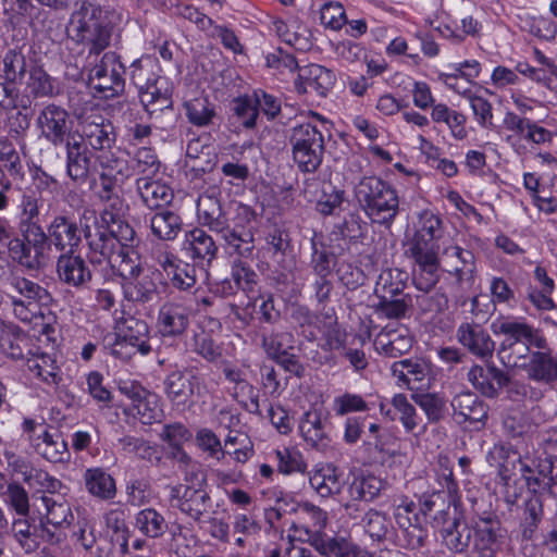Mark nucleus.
I'll return each mask as SVG.
<instances>
[{
    "instance_id": "obj_1",
    "label": "nucleus",
    "mask_w": 557,
    "mask_h": 557,
    "mask_svg": "<svg viewBox=\"0 0 557 557\" xmlns=\"http://www.w3.org/2000/svg\"><path fill=\"white\" fill-rule=\"evenodd\" d=\"M442 220L429 210L418 213L412 232L406 234L407 253L413 259V283L418 289L429 292L440 280V246Z\"/></svg>"
},
{
    "instance_id": "obj_2",
    "label": "nucleus",
    "mask_w": 557,
    "mask_h": 557,
    "mask_svg": "<svg viewBox=\"0 0 557 557\" xmlns=\"http://www.w3.org/2000/svg\"><path fill=\"white\" fill-rule=\"evenodd\" d=\"M495 336H504L499 345L498 358L507 368L520 367L529 347L546 349V339L540 330L522 319L498 317L491 323Z\"/></svg>"
},
{
    "instance_id": "obj_3",
    "label": "nucleus",
    "mask_w": 557,
    "mask_h": 557,
    "mask_svg": "<svg viewBox=\"0 0 557 557\" xmlns=\"http://www.w3.org/2000/svg\"><path fill=\"white\" fill-rule=\"evenodd\" d=\"M37 341L46 349L37 351V359L49 362L48 368L37 361V375L48 385H58L61 380L60 370L55 363V349L60 343V331L51 295L37 286Z\"/></svg>"
},
{
    "instance_id": "obj_4",
    "label": "nucleus",
    "mask_w": 557,
    "mask_h": 557,
    "mask_svg": "<svg viewBox=\"0 0 557 557\" xmlns=\"http://www.w3.org/2000/svg\"><path fill=\"white\" fill-rule=\"evenodd\" d=\"M356 198L372 222L389 225L398 213L396 190L375 176L363 177L355 189Z\"/></svg>"
},
{
    "instance_id": "obj_5",
    "label": "nucleus",
    "mask_w": 557,
    "mask_h": 557,
    "mask_svg": "<svg viewBox=\"0 0 557 557\" xmlns=\"http://www.w3.org/2000/svg\"><path fill=\"white\" fill-rule=\"evenodd\" d=\"M37 493L42 492L40 496V505H37V513L40 517L41 536L52 537L54 532L49 530L47 525L54 529L67 525L73 519L71 507L63 495L57 493L61 487V482L50 476L45 471H37Z\"/></svg>"
},
{
    "instance_id": "obj_6",
    "label": "nucleus",
    "mask_w": 557,
    "mask_h": 557,
    "mask_svg": "<svg viewBox=\"0 0 557 557\" xmlns=\"http://www.w3.org/2000/svg\"><path fill=\"white\" fill-rule=\"evenodd\" d=\"M103 346L111 355L123 360L137 352L148 355L151 350L148 324L134 317L126 318L116 323L112 335L104 337Z\"/></svg>"
},
{
    "instance_id": "obj_7",
    "label": "nucleus",
    "mask_w": 557,
    "mask_h": 557,
    "mask_svg": "<svg viewBox=\"0 0 557 557\" xmlns=\"http://www.w3.org/2000/svg\"><path fill=\"white\" fill-rule=\"evenodd\" d=\"M293 158L305 172L314 171L322 161L323 135L313 122H306L293 128L290 137Z\"/></svg>"
},
{
    "instance_id": "obj_8",
    "label": "nucleus",
    "mask_w": 557,
    "mask_h": 557,
    "mask_svg": "<svg viewBox=\"0 0 557 557\" xmlns=\"http://www.w3.org/2000/svg\"><path fill=\"white\" fill-rule=\"evenodd\" d=\"M124 66L114 53H106L89 72V87L103 98H112L124 91Z\"/></svg>"
},
{
    "instance_id": "obj_9",
    "label": "nucleus",
    "mask_w": 557,
    "mask_h": 557,
    "mask_svg": "<svg viewBox=\"0 0 557 557\" xmlns=\"http://www.w3.org/2000/svg\"><path fill=\"white\" fill-rule=\"evenodd\" d=\"M22 212L20 214L18 228L22 238H14L9 244V251L14 261H17L21 265L32 269L35 262V256H32V251L35 248V223L33 219L35 216V199L32 195H24L22 198Z\"/></svg>"
},
{
    "instance_id": "obj_10",
    "label": "nucleus",
    "mask_w": 557,
    "mask_h": 557,
    "mask_svg": "<svg viewBox=\"0 0 557 557\" xmlns=\"http://www.w3.org/2000/svg\"><path fill=\"white\" fill-rule=\"evenodd\" d=\"M94 159V166L99 172L100 184L108 194L120 188L134 174L124 152L119 149L102 150L97 152Z\"/></svg>"
},
{
    "instance_id": "obj_11",
    "label": "nucleus",
    "mask_w": 557,
    "mask_h": 557,
    "mask_svg": "<svg viewBox=\"0 0 557 557\" xmlns=\"http://www.w3.org/2000/svg\"><path fill=\"white\" fill-rule=\"evenodd\" d=\"M253 220L255 212L249 206L236 203L232 218L233 227L230 228L226 222V230L220 233L228 247L242 257L250 256L253 250V233L250 227Z\"/></svg>"
},
{
    "instance_id": "obj_12",
    "label": "nucleus",
    "mask_w": 557,
    "mask_h": 557,
    "mask_svg": "<svg viewBox=\"0 0 557 557\" xmlns=\"http://www.w3.org/2000/svg\"><path fill=\"white\" fill-rule=\"evenodd\" d=\"M170 504L195 521H200L210 507V497L203 488V481L178 484L171 488Z\"/></svg>"
},
{
    "instance_id": "obj_13",
    "label": "nucleus",
    "mask_w": 557,
    "mask_h": 557,
    "mask_svg": "<svg viewBox=\"0 0 557 557\" xmlns=\"http://www.w3.org/2000/svg\"><path fill=\"white\" fill-rule=\"evenodd\" d=\"M335 74L319 64H309L298 69V76L295 81V88L299 94L314 92L325 97L334 87Z\"/></svg>"
},
{
    "instance_id": "obj_14",
    "label": "nucleus",
    "mask_w": 557,
    "mask_h": 557,
    "mask_svg": "<svg viewBox=\"0 0 557 557\" xmlns=\"http://www.w3.org/2000/svg\"><path fill=\"white\" fill-rule=\"evenodd\" d=\"M190 321V308L182 302L163 304L157 318V331L162 337L175 338L185 333Z\"/></svg>"
},
{
    "instance_id": "obj_15",
    "label": "nucleus",
    "mask_w": 557,
    "mask_h": 557,
    "mask_svg": "<svg viewBox=\"0 0 557 557\" xmlns=\"http://www.w3.org/2000/svg\"><path fill=\"white\" fill-rule=\"evenodd\" d=\"M100 218L101 222L106 225L102 231L97 233L102 244L99 246L91 242L90 245L99 249L104 247V249L109 250L116 249V244H119L117 248H129L128 245L133 243L135 237L133 227L128 223L115 218L109 211H103Z\"/></svg>"
},
{
    "instance_id": "obj_16",
    "label": "nucleus",
    "mask_w": 557,
    "mask_h": 557,
    "mask_svg": "<svg viewBox=\"0 0 557 557\" xmlns=\"http://www.w3.org/2000/svg\"><path fill=\"white\" fill-rule=\"evenodd\" d=\"M457 341L479 358L491 357L495 343L490 334L476 323H461L456 332Z\"/></svg>"
},
{
    "instance_id": "obj_17",
    "label": "nucleus",
    "mask_w": 557,
    "mask_h": 557,
    "mask_svg": "<svg viewBox=\"0 0 557 557\" xmlns=\"http://www.w3.org/2000/svg\"><path fill=\"white\" fill-rule=\"evenodd\" d=\"M312 546L325 557H372L368 550L345 535H317L312 540Z\"/></svg>"
},
{
    "instance_id": "obj_18",
    "label": "nucleus",
    "mask_w": 557,
    "mask_h": 557,
    "mask_svg": "<svg viewBox=\"0 0 557 557\" xmlns=\"http://www.w3.org/2000/svg\"><path fill=\"white\" fill-rule=\"evenodd\" d=\"M521 473L527 483L528 488L533 493H539L544 490L550 493H557L555 482L553 479V462L550 459L535 460H520Z\"/></svg>"
},
{
    "instance_id": "obj_19",
    "label": "nucleus",
    "mask_w": 557,
    "mask_h": 557,
    "mask_svg": "<svg viewBox=\"0 0 557 557\" xmlns=\"http://www.w3.org/2000/svg\"><path fill=\"white\" fill-rule=\"evenodd\" d=\"M473 532V552L478 557H494L499 547L500 522L493 518H480Z\"/></svg>"
},
{
    "instance_id": "obj_20",
    "label": "nucleus",
    "mask_w": 557,
    "mask_h": 557,
    "mask_svg": "<svg viewBox=\"0 0 557 557\" xmlns=\"http://www.w3.org/2000/svg\"><path fill=\"white\" fill-rule=\"evenodd\" d=\"M451 72H440L437 79L450 90L463 96L471 91L469 87H463L458 83L459 78L468 84H473L481 73V64L476 60H466L463 62L448 65Z\"/></svg>"
},
{
    "instance_id": "obj_21",
    "label": "nucleus",
    "mask_w": 557,
    "mask_h": 557,
    "mask_svg": "<svg viewBox=\"0 0 557 557\" xmlns=\"http://www.w3.org/2000/svg\"><path fill=\"white\" fill-rule=\"evenodd\" d=\"M66 149L69 175L74 180L85 177L91 166V158L95 152L87 149L84 138L78 134L67 137Z\"/></svg>"
},
{
    "instance_id": "obj_22",
    "label": "nucleus",
    "mask_w": 557,
    "mask_h": 557,
    "mask_svg": "<svg viewBox=\"0 0 557 557\" xmlns=\"http://www.w3.org/2000/svg\"><path fill=\"white\" fill-rule=\"evenodd\" d=\"M311 487L321 496L338 494L343 487L342 472L332 463H318L309 472Z\"/></svg>"
},
{
    "instance_id": "obj_23",
    "label": "nucleus",
    "mask_w": 557,
    "mask_h": 557,
    "mask_svg": "<svg viewBox=\"0 0 557 557\" xmlns=\"http://www.w3.org/2000/svg\"><path fill=\"white\" fill-rule=\"evenodd\" d=\"M393 376L399 387L420 389L429 375V368L424 362L404 359L394 362L391 367Z\"/></svg>"
},
{
    "instance_id": "obj_24",
    "label": "nucleus",
    "mask_w": 557,
    "mask_h": 557,
    "mask_svg": "<svg viewBox=\"0 0 557 557\" xmlns=\"http://www.w3.org/2000/svg\"><path fill=\"white\" fill-rule=\"evenodd\" d=\"M137 191L143 202L150 209H157L171 203L173 189L159 178L139 176L137 178Z\"/></svg>"
},
{
    "instance_id": "obj_25",
    "label": "nucleus",
    "mask_w": 557,
    "mask_h": 557,
    "mask_svg": "<svg viewBox=\"0 0 557 557\" xmlns=\"http://www.w3.org/2000/svg\"><path fill=\"white\" fill-rule=\"evenodd\" d=\"M172 85L166 77L158 76L139 90L140 101L149 113L171 106Z\"/></svg>"
},
{
    "instance_id": "obj_26",
    "label": "nucleus",
    "mask_w": 557,
    "mask_h": 557,
    "mask_svg": "<svg viewBox=\"0 0 557 557\" xmlns=\"http://www.w3.org/2000/svg\"><path fill=\"white\" fill-rule=\"evenodd\" d=\"M102 8L95 5L89 1H83L81 5L71 14L66 35L75 32L77 35H94L99 29V21Z\"/></svg>"
},
{
    "instance_id": "obj_27",
    "label": "nucleus",
    "mask_w": 557,
    "mask_h": 557,
    "mask_svg": "<svg viewBox=\"0 0 557 557\" xmlns=\"http://www.w3.org/2000/svg\"><path fill=\"white\" fill-rule=\"evenodd\" d=\"M59 278L71 286L78 287L90 281L91 273L85 261L73 253L60 256L57 262Z\"/></svg>"
},
{
    "instance_id": "obj_28",
    "label": "nucleus",
    "mask_w": 557,
    "mask_h": 557,
    "mask_svg": "<svg viewBox=\"0 0 557 557\" xmlns=\"http://www.w3.org/2000/svg\"><path fill=\"white\" fill-rule=\"evenodd\" d=\"M197 385V376L182 371L170 373L164 382L168 397L176 405L187 404L194 395Z\"/></svg>"
},
{
    "instance_id": "obj_29",
    "label": "nucleus",
    "mask_w": 557,
    "mask_h": 557,
    "mask_svg": "<svg viewBox=\"0 0 557 557\" xmlns=\"http://www.w3.org/2000/svg\"><path fill=\"white\" fill-rule=\"evenodd\" d=\"M86 491L94 497L110 500L116 495L115 480L99 467L88 468L84 472Z\"/></svg>"
},
{
    "instance_id": "obj_30",
    "label": "nucleus",
    "mask_w": 557,
    "mask_h": 557,
    "mask_svg": "<svg viewBox=\"0 0 557 557\" xmlns=\"http://www.w3.org/2000/svg\"><path fill=\"white\" fill-rule=\"evenodd\" d=\"M100 253L109 260L124 282L128 278H135L141 271L137 255L132 248L109 250L100 247Z\"/></svg>"
},
{
    "instance_id": "obj_31",
    "label": "nucleus",
    "mask_w": 557,
    "mask_h": 557,
    "mask_svg": "<svg viewBox=\"0 0 557 557\" xmlns=\"http://www.w3.org/2000/svg\"><path fill=\"white\" fill-rule=\"evenodd\" d=\"M471 384L487 397H493L498 389L506 383L505 374L494 367L482 368L474 366L468 373Z\"/></svg>"
},
{
    "instance_id": "obj_32",
    "label": "nucleus",
    "mask_w": 557,
    "mask_h": 557,
    "mask_svg": "<svg viewBox=\"0 0 557 557\" xmlns=\"http://www.w3.org/2000/svg\"><path fill=\"white\" fill-rule=\"evenodd\" d=\"M445 256L447 259L456 260L453 272L457 282L462 287H471L476 273L473 253L459 246H453L445 250Z\"/></svg>"
},
{
    "instance_id": "obj_33",
    "label": "nucleus",
    "mask_w": 557,
    "mask_h": 557,
    "mask_svg": "<svg viewBox=\"0 0 557 557\" xmlns=\"http://www.w3.org/2000/svg\"><path fill=\"white\" fill-rule=\"evenodd\" d=\"M48 236L50 242L60 250L72 249L81 242V236L76 223L66 218L59 216L53 220Z\"/></svg>"
},
{
    "instance_id": "obj_34",
    "label": "nucleus",
    "mask_w": 557,
    "mask_h": 557,
    "mask_svg": "<svg viewBox=\"0 0 557 557\" xmlns=\"http://www.w3.org/2000/svg\"><path fill=\"white\" fill-rule=\"evenodd\" d=\"M197 213L202 224L211 231L220 234L226 230V218L214 196L201 195L197 201Z\"/></svg>"
},
{
    "instance_id": "obj_35",
    "label": "nucleus",
    "mask_w": 557,
    "mask_h": 557,
    "mask_svg": "<svg viewBox=\"0 0 557 557\" xmlns=\"http://www.w3.org/2000/svg\"><path fill=\"white\" fill-rule=\"evenodd\" d=\"M454 413L463 421L483 422L487 417V409L476 395L465 392L456 395L451 401Z\"/></svg>"
},
{
    "instance_id": "obj_36",
    "label": "nucleus",
    "mask_w": 557,
    "mask_h": 557,
    "mask_svg": "<svg viewBox=\"0 0 557 557\" xmlns=\"http://www.w3.org/2000/svg\"><path fill=\"white\" fill-rule=\"evenodd\" d=\"M126 411L136 417L143 424H152L161 420L163 410L157 394L146 391Z\"/></svg>"
},
{
    "instance_id": "obj_37",
    "label": "nucleus",
    "mask_w": 557,
    "mask_h": 557,
    "mask_svg": "<svg viewBox=\"0 0 557 557\" xmlns=\"http://www.w3.org/2000/svg\"><path fill=\"white\" fill-rule=\"evenodd\" d=\"M183 250L194 259H212L215 256L216 247L203 230L194 228L186 233L183 242Z\"/></svg>"
},
{
    "instance_id": "obj_38",
    "label": "nucleus",
    "mask_w": 557,
    "mask_h": 557,
    "mask_svg": "<svg viewBox=\"0 0 557 557\" xmlns=\"http://www.w3.org/2000/svg\"><path fill=\"white\" fill-rule=\"evenodd\" d=\"M412 346V337L408 330H385L375 339L376 350H382L388 356L396 357L407 352Z\"/></svg>"
},
{
    "instance_id": "obj_39",
    "label": "nucleus",
    "mask_w": 557,
    "mask_h": 557,
    "mask_svg": "<svg viewBox=\"0 0 557 557\" xmlns=\"http://www.w3.org/2000/svg\"><path fill=\"white\" fill-rule=\"evenodd\" d=\"M134 528L149 539H159L168 530V522L154 508H144L134 517Z\"/></svg>"
},
{
    "instance_id": "obj_40",
    "label": "nucleus",
    "mask_w": 557,
    "mask_h": 557,
    "mask_svg": "<svg viewBox=\"0 0 557 557\" xmlns=\"http://www.w3.org/2000/svg\"><path fill=\"white\" fill-rule=\"evenodd\" d=\"M299 431L304 440L311 446H322L325 440L323 408L306 410L299 423Z\"/></svg>"
},
{
    "instance_id": "obj_41",
    "label": "nucleus",
    "mask_w": 557,
    "mask_h": 557,
    "mask_svg": "<svg viewBox=\"0 0 557 557\" xmlns=\"http://www.w3.org/2000/svg\"><path fill=\"white\" fill-rule=\"evenodd\" d=\"M111 125L104 124L102 121H84L82 123V134L86 145H89L95 154L111 148L113 138L111 137Z\"/></svg>"
},
{
    "instance_id": "obj_42",
    "label": "nucleus",
    "mask_w": 557,
    "mask_h": 557,
    "mask_svg": "<svg viewBox=\"0 0 557 557\" xmlns=\"http://www.w3.org/2000/svg\"><path fill=\"white\" fill-rule=\"evenodd\" d=\"M66 117L65 110L59 107L45 108L39 119L42 134L53 143L62 141L66 129Z\"/></svg>"
},
{
    "instance_id": "obj_43",
    "label": "nucleus",
    "mask_w": 557,
    "mask_h": 557,
    "mask_svg": "<svg viewBox=\"0 0 557 557\" xmlns=\"http://www.w3.org/2000/svg\"><path fill=\"white\" fill-rule=\"evenodd\" d=\"M33 347L32 338L24 332L4 333L0 336L1 350L12 359L30 362Z\"/></svg>"
},
{
    "instance_id": "obj_44",
    "label": "nucleus",
    "mask_w": 557,
    "mask_h": 557,
    "mask_svg": "<svg viewBox=\"0 0 557 557\" xmlns=\"http://www.w3.org/2000/svg\"><path fill=\"white\" fill-rule=\"evenodd\" d=\"M541 350L532 354L528 373L533 380L550 382L557 379V359L545 349Z\"/></svg>"
},
{
    "instance_id": "obj_45",
    "label": "nucleus",
    "mask_w": 557,
    "mask_h": 557,
    "mask_svg": "<svg viewBox=\"0 0 557 557\" xmlns=\"http://www.w3.org/2000/svg\"><path fill=\"white\" fill-rule=\"evenodd\" d=\"M38 440L37 453L48 461L62 462L69 458L67 444L57 431L45 432Z\"/></svg>"
},
{
    "instance_id": "obj_46",
    "label": "nucleus",
    "mask_w": 557,
    "mask_h": 557,
    "mask_svg": "<svg viewBox=\"0 0 557 557\" xmlns=\"http://www.w3.org/2000/svg\"><path fill=\"white\" fill-rule=\"evenodd\" d=\"M150 228L157 238L173 240L181 232L182 220L171 211L157 212L150 220Z\"/></svg>"
},
{
    "instance_id": "obj_47",
    "label": "nucleus",
    "mask_w": 557,
    "mask_h": 557,
    "mask_svg": "<svg viewBox=\"0 0 557 557\" xmlns=\"http://www.w3.org/2000/svg\"><path fill=\"white\" fill-rule=\"evenodd\" d=\"M471 535L472 530L468 524L457 518L442 531L445 546L455 553H462L468 548Z\"/></svg>"
},
{
    "instance_id": "obj_48",
    "label": "nucleus",
    "mask_w": 557,
    "mask_h": 557,
    "mask_svg": "<svg viewBox=\"0 0 557 557\" xmlns=\"http://www.w3.org/2000/svg\"><path fill=\"white\" fill-rule=\"evenodd\" d=\"M276 467L280 473L290 475L294 473H305L307 462L304 455L296 447L283 446L274 450Z\"/></svg>"
},
{
    "instance_id": "obj_49",
    "label": "nucleus",
    "mask_w": 557,
    "mask_h": 557,
    "mask_svg": "<svg viewBox=\"0 0 557 557\" xmlns=\"http://www.w3.org/2000/svg\"><path fill=\"white\" fill-rule=\"evenodd\" d=\"M125 297L132 301L147 302L152 300L157 293V287L152 278L145 273L139 272L135 278H128L123 283Z\"/></svg>"
},
{
    "instance_id": "obj_50",
    "label": "nucleus",
    "mask_w": 557,
    "mask_h": 557,
    "mask_svg": "<svg viewBox=\"0 0 557 557\" xmlns=\"http://www.w3.org/2000/svg\"><path fill=\"white\" fill-rule=\"evenodd\" d=\"M383 487L382 481L374 475H359L354 479L349 486V494L352 500L371 502L379 496Z\"/></svg>"
},
{
    "instance_id": "obj_51",
    "label": "nucleus",
    "mask_w": 557,
    "mask_h": 557,
    "mask_svg": "<svg viewBox=\"0 0 557 557\" xmlns=\"http://www.w3.org/2000/svg\"><path fill=\"white\" fill-rule=\"evenodd\" d=\"M188 121L198 127L207 126L215 115L214 106L206 97H197L185 103Z\"/></svg>"
},
{
    "instance_id": "obj_52",
    "label": "nucleus",
    "mask_w": 557,
    "mask_h": 557,
    "mask_svg": "<svg viewBox=\"0 0 557 557\" xmlns=\"http://www.w3.org/2000/svg\"><path fill=\"white\" fill-rule=\"evenodd\" d=\"M391 404L398 414V419L406 432H413L421 419L413 405L408 400L405 394H395Z\"/></svg>"
},
{
    "instance_id": "obj_53",
    "label": "nucleus",
    "mask_w": 557,
    "mask_h": 557,
    "mask_svg": "<svg viewBox=\"0 0 557 557\" xmlns=\"http://www.w3.org/2000/svg\"><path fill=\"white\" fill-rule=\"evenodd\" d=\"M298 515L307 523V533H320L326 528L329 522L327 512L313 504H301Z\"/></svg>"
},
{
    "instance_id": "obj_54",
    "label": "nucleus",
    "mask_w": 557,
    "mask_h": 557,
    "mask_svg": "<svg viewBox=\"0 0 557 557\" xmlns=\"http://www.w3.org/2000/svg\"><path fill=\"white\" fill-rule=\"evenodd\" d=\"M321 24L332 32H338L347 23L346 11L339 2H326L320 9Z\"/></svg>"
},
{
    "instance_id": "obj_55",
    "label": "nucleus",
    "mask_w": 557,
    "mask_h": 557,
    "mask_svg": "<svg viewBox=\"0 0 557 557\" xmlns=\"http://www.w3.org/2000/svg\"><path fill=\"white\" fill-rule=\"evenodd\" d=\"M131 168L134 174L154 177L159 173L160 163L153 150L144 147L137 150Z\"/></svg>"
},
{
    "instance_id": "obj_56",
    "label": "nucleus",
    "mask_w": 557,
    "mask_h": 557,
    "mask_svg": "<svg viewBox=\"0 0 557 557\" xmlns=\"http://www.w3.org/2000/svg\"><path fill=\"white\" fill-rule=\"evenodd\" d=\"M262 345L267 355L270 358L275 359L293 349L294 337L292 333L277 332L264 337Z\"/></svg>"
},
{
    "instance_id": "obj_57",
    "label": "nucleus",
    "mask_w": 557,
    "mask_h": 557,
    "mask_svg": "<svg viewBox=\"0 0 557 557\" xmlns=\"http://www.w3.org/2000/svg\"><path fill=\"white\" fill-rule=\"evenodd\" d=\"M26 516L14 520L12 533L20 547L27 554L35 550V527H33Z\"/></svg>"
},
{
    "instance_id": "obj_58",
    "label": "nucleus",
    "mask_w": 557,
    "mask_h": 557,
    "mask_svg": "<svg viewBox=\"0 0 557 557\" xmlns=\"http://www.w3.org/2000/svg\"><path fill=\"white\" fill-rule=\"evenodd\" d=\"M267 65L277 71V74L285 76L298 69L295 57L287 48L280 46L275 52L267 55Z\"/></svg>"
},
{
    "instance_id": "obj_59",
    "label": "nucleus",
    "mask_w": 557,
    "mask_h": 557,
    "mask_svg": "<svg viewBox=\"0 0 557 557\" xmlns=\"http://www.w3.org/2000/svg\"><path fill=\"white\" fill-rule=\"evenodd\" d=\"M156 62L151 59L136 60L131 65V79L134 85L140 90L147 87L158 75L154 73Z\"/></svg>"
},
{
    "instance_id": "obj_60",
    "label": "nucleus",
    "mask_w": 557,
    "mask_h": 557,
    "mask_svg": "<svg viewBox=\"0 0 557 557\" xmlns=\"http://www.w3.org/2000/svg\"><path fill=\"white\" fill-rule=\"evenodd\" d=\"M333 410L337 416H345L367 411L369 406L361 395L345 393L334 398Z\"/></svg>"
},
{
    "instance_id": "obj_61",
    "label": "nucleus",
    "mask_w": 557,
    "mask_h": 557,
    "mask_svg": "<svg viewBox=\"0 0 557 557\" xmlns=\"http://www.w3.org/2000/svg\"><path fill=\"white\" fill-rule=\"evenodd\" d=\"M413 399L417 405L424 411L429 421L435 422L443 418L445 409V400L437 394L414 395Z\"/></svg>"
},
{
    "instance_id": "obj_62",
    "label": "nucleus",
    "mask_w": 557,
    "mask_h": 557,
    "mask_svg": "<svg viewBox=\"0 0 557 557\" xmlns=\"http://www.w3.org/2000/svg\"><path fill=\"white\" fill-rule=\"evenodd\" d=\"M106 525L117 537L122 540L121 546L124 552L127 550L128 527L126 524V515L122 509H112L104 516Z\"/></svg>"
},
{
    "instance_id": "obj_63",
    "label": "nucleus",
    "mask_w": 557,
    "mask_h": 557,
    "mask_svg": "<svg viewBox=\"0 0 557 557\" xmlns=\"http://www.w3.org/2000/svg\"><path fill=\"white\" fill-rule=\"evenodd\" d=\"M416 505L408 497H400L394 510L396 523L401 529H408L411 525L419 524L418 515L414 512Z\"/></svg>"
},
{
    "instance_id": "obj_64",
    "label": "nucleus",
    "mask_w": 557,
    "mask_h": 557,
    "mask_svg": "<svg viewBox=\"0 0 557 557\" xmlns=\"http://www.w3.org/2000/svg\"><path fill=\"white\" fill-rule=\"evenodd\" d=\"M124 23L123 13L116 9H102L99 29L95 35H120Z\"/></svg>"
}]
</instances>
